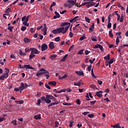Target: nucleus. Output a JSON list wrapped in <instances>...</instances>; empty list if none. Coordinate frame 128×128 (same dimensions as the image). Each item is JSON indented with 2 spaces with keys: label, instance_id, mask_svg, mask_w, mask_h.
I'll list each match as a JSON object with an SVG mask.
<instances>
[{
  "label": "nucleus",
  "instance_id": "obj_20",
  "mask_svg": "<svg viewBox=\"0 0 128 128\" xmlns=\"http://www.w3.org/2000/svg\"><path fill=\"white\" fill-rule=\"evenodd\" d=\"M26 68L28 70H36L35 68H32L30 64L26 65Z\"/></svg>",
  "mask_w": 128,
  "mask_h": 128
},
{
  "label": "nucleus",
  "instance_id": "obj_9",
  "mask_svg": "<svg viewBox=\"0 0 128 128\" xmlns=\"http://www.w3.org/2000/svg\"><path fill=\"white\" fill-rule=\"evenodd\" d=\"M70 0H68V2H66V3L64 4V6L66 8H72V5H70Z\"/></svg>",
  "mask_w": 128,
  "mask_h": 128
},
{
  "label": "nucleus",
  "instance_id": "obj_34",
  "mask_svg": "<svg viewBox=\"0 0 128 128\" xmlns=\"http://www.w3.org/2000/svg\"><path fill=\"white\" fill-rule=\"evenodd\" d=\"M107 28H112V24L110 23V21H108V24Z\"/></svg>",
  "mask_w": 128,
  "mask_h": 128
},
{
  "label": "nucleus",
  "instance_id": "obj_30",
  "mask_svg": "<svg viewBox=\"0 0 128 128\" xmlns=\"http://www.w3.org/2000/svg\"><path fill=\"white\" fill-rule=\"evenodd\" d=\"M87 4H86V6L88 8H90V6H92L90 2H88Z\"/></svg>",
  "mask_w": 128,
  "mask_h": 128
},
{
  "label": "nucleus",
  "instance_id": "obj_27",
  "mask_svg": "<svg viewBox=\"0 0 128 128\" xmlns=\"http://www.w3.org/2000/svg\"><path fill=\"white\" fill-rule=\"evenodd\" d=\"M6 14H9L10 12H12V11L10 10V8H8L5 12Z\"/></svg>",
  "mask_w": 128,
  "mask_h": 128
},
{
  "label": "nucleus",
  "instance_id": "obj_11",
  "mask_svg": "<svg viewBox=\"0 0 128 128\" xmlns=\"http://www.w3.org/2000/svg\"><path fill=\"white\" fill-rule=\"evenodd\" d=\"M41 48L42 52H44L46 50H47L48 48V45L46 44H43L41 46Z\"/></svg>",
  "mask_w": 128,
  "mask_h": 128
},
{
  "label": "nucleus",
  "instance_id": "obj_35",
  "mask_svg": "<svg viewBox=\"0 0 128 128\" xmlns=\"http://www.w3.org/2000/svg\"><path fill=\"white\" fill-rule=\"evenodd\" d=\"M85 20L87 22H88V24L90 22V20L88 18L87 16L85 17Z\"/></svg>",
  "mask_w": 128,
  "mask_h": 128
},
{
  "label": "nucleus",
  "instance_id": "obj_17",
  "mask_svg": "<svg viewBox=\"0 0 128 128\" xmlns=\"http://www.w3.org/2000/svg\"><path fill=\"white\" fill-rule=\"evenodd\" d=\"M56 56H58V55H56V54H53L50 56V58L52 60H54V58H56Z\"/></svg>",
  "mask_w": 128,
  "mask_h": 128
},
{
  "label": "nucleus",
  "instance_id": "obj_63",
  "mask_svg": "<svg viewBox=\"0 0 128 128\" xmlns=\"http://www.w3.org/2000/svg\"><path fill=\"white\" fill-rule=\"evenodd\" d=\"M69 36H70V38H72V36H74V34H72V32H70Z\"/></svg>",
  "mask_w": 128,
  "mask_h": 128
},
{
  "label": "nucleus",
  "instance_id": "obj_5",
  "mask_svg": "<svg viewBox=\"0 0 128 128\" xmlns=\"http://www.w3.org/2000/svg\"><path fill=\"white\" fill-rule=\"evenodd\" d=\"M6 72V73L4 74H2L1 76H0V80H4V78H7L8 77V74H10V70L8 68H5Z\"/></svg>",
  "mask_w": 128,
  "mask_h": 128
},
{
  "label": "nucleus",
  "instance_id": "obj_44",
  "mask_svg": "<svg viewBox=\"0 0 128 128\" xmlns=\"http://www.w3.org/2000/svg\"><path fill=\"white\" fill-rule=\"evenodd\" d=\"M116 16H117V20H120V15L116 13Z\"/></svg>",
  "mask_w": 128,
  "mask_h": 128
},
{
  "label": "nucleus",
  "instance_id": "obj_31",
  "mask_svg": "<svg viewBox=\"0 0 128 128\" xmlns=\"http://www.w3.org/2000/svg\"><path fill=\"white\" fill-rule=\"evenodd\" d=\"M80 82H74V86H80Z\"/></svg>",
  "mask_w": 128,
  "mask_h": 128
},
{
  "label": "nucleus",
  "instance_id": "obj_28",
  "mask_svg": "<svg viewBox=\"0 0 128 128\" xmlns=\"http://www.w3.org/2000/svg\"><path fill=\"white\" fill-rule=\"evenodd\" d=\"M84 50L82 49V50H80L78 52V54H84Z\"/></svg>",
  "mask_w": 128,
  "mask_h": 128
},
{
  "label": "nucleus",
  "instance_id": "obj_14",
  "mask_svg": "<svg viewBox=\"0 0 128 128\" xmlns=\"http://www.w3.org/2000/svg\"><path fill=\"white\" fill-rule=\"evenodd\" d=\"M68 76L66 74H65L64 76H60V75L58 76V80H64L68 78Z\"/></svg>",
  "mask_w": 128,
  "mask_h": 128
},
{
  "label": "nucleus",
  "instance_id": "obj_64",
  "mask_svg": "<svg viewBox=\"0 0 128 128\" xmlns=\"http://www.w3.org/2000/svg\"><path fill=\"white\" fill-rule=\"evenodd\" d=\"M94 32V29H92V28H89V32Z\"/></svg>",
  "mask_w": 128,
  "mask_h": 128
},
{
  "label": "nucleus",
  "instance_id": "obj_32",
  "mask_svg": "<svg viewBox=\"0 0 128 128\" xmlns=\"http://www.w3.org/2000/svg\"><path fill=\"white\" fill-rule=\"evenodd\" d=\"M34 56H36V55L34 54H31L29 56V60H32V58H33Z\"/></svg>",
  "mask_w": 128,
  "mask_h": 128
},
{
  "label": "nucleus",
  "instance_id": "obj_10",
  "mask_svg": "<svg viewBox=\"0 0 128 128\" xmlns=\"http://www.w3.org/2000/svg\"><path fill=\"white\" fill-rule=\"evenodd\" d=\"M98 96V98H102V91H98L96 93L95 96Z\"/></svg>",
  "mask_w": 128,
  "mask_h": 128
},
{
  "label": "nucleus",
  "instance_id": "obj_55",
  "mask_svg": "<svg viewBox=\"0 0 128 128\" xmlns=\"http://www.w3.org/2000/svg\"><path fill=\"white\" fill-rule=\"evenodd\" d=\"M90 51H88V50H86L85 51V54H86V56H88V54H90Z\"/></svg>",
  "mask_w": 128,
  "mask_h": 128
},
{
  "label": "nucleus",
  "instance_id": "obj_7",
  "mask_svg": "<svg viewBox=\"0 0 128 128\" xmlns=\"http://www.w3.org/2000/svg\"><path fill=\"white\" fill-rule=\"evenodd\" d=\"M30 50H31V54H38L40 52V51H38V50L36 48H30Z\"/></svg>",
  "mask_w": 128,
  "mask_h": 128
},
{
  "label": "nucleus",
  "instance_id": "obj_46",
  "mask_svg": "<svg viewBox=\"0 0 128 128\" xmlns=\"http://www.w3.org/2000/svg\"><path fill=\"white\" fill-rule=\"evenodd\" d=\"M88 72H90L92 70V64H90L88 67Z\"/></svg>",
  "mask_w": 128,
  "mask_h": 128
},
{
  "label": "nucleus",
  "instance_id": "obj_42",
  "mask_svg": "<svg viewBox=\"0 0 128 128\" xmlns=\"http://www.w3.org/2000/svg\"><path fill=\"white\" fill-rule=\"evenodd\" d=\"M62 104L64 106H72V104H70V103H66V102H63Z\"/></svg>",
  "mask_w": 128,
  "mask_h": 128
},
{
  "label": "nucleus",
  "instance_id": "obj_38",
  "mask_svg": "<svg viewBox=\"0 0 128 128\" xmlns=\"http://www.w3.org/2000/svg\"><path fill=\"white\" fill-rule=\"evenodd\" d=\"M12 28H14V27L9 26H8V30L11 32H12Z\"/></svg>",
  "mask_w": 128,
  "mask_h": 128
},
{
  "label": "nucleus",
  "instance_id": "obj_12",
  "mask_svg": "<svg viewBox=\"0 0 128 128\" xmlns=\"http://www.w3.org/2000/svg\"><path fill=\"white\" fill-rule=\"evenodd\" d=\"M49 48L50 50H54V42H50L49 44Z\"/></svg>",
  "mask_w": 128,
  "mask_h": 128
},
{
  "label": "nucleus",
  "instance_id": "obj_15",
  "mask_svg": "<svg viewBox=\"0 0 128 128\" xmlns=\"http://www.w3.org/2000/svg\"><path fill=\"white\" fill-rule=\"evenodd\" d=\"M76 74H78V76H84V72L82 70H81V72L80 71H76Z\"/></svg>",
  "mask_w": 128,
  "mask_h": 128
},
{
  "label": "nucleus",
  "instance_id": "obj_56",
  "mask_svg": "<svg viewBox=\"0 0 128 128\" xmlns=\"http://www.w3.org/2000/svg\"><path fill=\"white\" fill-rule=\"evenodd\" d=\"M40 100L41 102L42 100H44V102H46V97L42 96Z\"/></svg>",
  "mask_w": 128,
  "mask_h": 128
},
{
  "label": "nucleus",
  "instance_id": "obj_29",
  "mask_svg": "<svg viewBox=\"0 0 128 128\" xmlns=\"http://www.w3.org/2000/svg\"><path fill=\"white\" fill-rule=\"evenodd\" d=\"M91 40L92 42H97L98 40H96V37L92 36L91 37Z\"/></svg>",
  "mask_w": 128,
  "mask_h": 128
},
{
  "label": "nucleus",
  "instance_id": "obj_37",
  "mask_svg": "<svg viewBox=\"0 0 128 128\" xmlns=\"http://www.w3.org/2000/svg\"><path fill=\"white\" fill-rule=\"evenodd\" d=\"M86 4H88V3L87 2H84V3H82L80 6H78V8H80V6H86Z\"/></svg>",
  "mask_w": 128,
  "mask_h": 128
},
{
  "label": "nucleus",
  "instance_id": "obj_40",
  "mask_svg": "<svg viewBox=\"0 0 128 128\" xmlns=\"http://www.w3.org/2000/svg\"><path fill=\"white\" fill-rule=\"evenodd\" d=\"M11 124H13L14 126H16V120H13Z\"/></svg>",
  "mask_w": 128,
  "mask_h": 128
},
{
  "label": "nucleus",
  "instance_id": "obj_45",
  "mask_svg": "<svg viewBox=\"0 0 128 128\" xmlns=\"http://www.w3.org/2000/svg\"><path fill=\"white\" fill-rule=\"evenodd\" d=\"M74 48V44L72 45V46H70L69 48L68 52H70V50H72Z\"/></svg>",
  "mask_w": 128,
  "mask_h": 128
},
{
  "label": "nucleus",
  "instance_id": "obj_24",
  "mask_svg": "<svg viewBox=\"0 0 128 128\" xmlns=\"http://www.w3.org/2000/svg\"><path fill=\"white\" fill-rule=\"evenodd\" d=\"M109 36H110V38H112L114 36V34H112V29H110V30L109 31Z\"/></svg>",
  "mask_w": 128,
  "mask_h": 128
},
{
  "label": "nucleus",
  "instance_id": "obj_41",
  "mask_svg": "<svg viewBox=\"0 0 128 128\" xmlns=\"http://www.w3.org/2000/svg\"><path fill=\"white\" fill-rule=\"evenodd\" d=\"M26 30V27L25 26H23L21 28V30H22V32H24Z\"/></svg>",
  "mask_w": 128,
  "mask_h": 128
},
{
  "label": "nucleus",
  "instance_id": "obj_49",
  "mask_svg": "<svg viewBox=\"0 0 128 128\" xmlns=\"http://www.w3.org/2000/svg\"><path fill=\"white\" fill-rule=\"evenodd\" d=\"M42 28H44V26H42L38 27L36 30H40L42 29Z\"/></svg>",
  "mask_w": 128,
  "mask_h": 128
},
{
  "label": "nucleus",
  "instance_id": "obj_61",
  "mask_svg": "<svg viewBox=\"0 0 128 128\" xmlns=\"http://www.w3.org/2000/svg\"><path fill=\"white\" fill-rule=\"evenodd\" d=\"M38 36H40V40H42V38H44V36L42 35V34H39Z\"/></svg>",
  "mask_w": 128,
  "mask_h": 128
},
{
  "label": "nucleus",
  "instance_id": "obj_54",
  "mask_svg": "<svg viewBox=\"0 0 128 128\" xmlns=\"http://www.w3.org/2000/svg\"><path fill=\"white\" fill-rule=\"evenodd\" d=\"M120 124H116L115 125H112V128H118V126Z\"/></svg>",
  "mask_w": 128,
  "mask_h": 128
},
{
  "label": "nucleus",
  "instance_id": "obj_39",
  "mask_svg": "<svg viewBox=\"0 0 128 128\" xmlns=\"http://www.w3.org/2000/svg\"><path fill=\"white\" fill-rule=\"evenodd\" d=\"M15 102H18L19 104H24V101L22 100H19V101H15Z\"/></svg>",
  "mask_w": 128,
  "mask_h": 128
},
{
  "label": "nucleus",
  "instance_id": "obj_57",
  "mask_svg": "<svg viewBox=\"0 0 128 128\" xmlns=\"http://www.w3.org/2000/svg\"><path fill=\"white\" fill-rule=\"evenodd\" d=\"M30 32H34V28H30Z\"/></svg>",
  "mask_w": 128,
  "mask_h": 128
},
{
  "label": "nucleus",
  "instance_id": "obj_43",
  "mask_svg": "<svg viewBox=\"0 0 128 128\" xmlns=\"http://www.w3.org/2000/svg\"><path fill=\"white\" fill-rule=\"evenodd\" d=\"M120 42V39H118V36L117 37L116 39V46H118V43Z\"/></svg>",
  "mask_w": 128,
  "mask_h": 128
},
{
  "label": "nucleus",
  "instance_id": "obj_52",
  "mask_svg": "<svg viewBox=\"0 0 128 128\" xmlns=\"http://www.w3.org/2000/svg\"><path fill=\"white\" fill-rule=\"evenodd\" d=\"M45 86L46 88H48V90H50V86H48V84H46Z\"/></svg>",
  "mask_w": 128,
  "mask_h": 128
},
{
  "label": "nucleus",
  "instance_id": "obj_21",
  "mask_svg": "<svg viewBox=\"0 0 128 128\" xmlns=\"http://www.w3.org/2000/svg\"><path fill=\"white\" fill-rule=\"evenodd\" d=\"M34 118L36 120H40L42 117L40 116V114L36 115L34 116Z\"/></svg>",
  "mask_w": 128,
  "mask_h": 128
},
{
  "label": "nucleus",
  "instance_id": "obj_59",
  "mask_svg": "<svg viewBox=\"0 0 128 128\" xmlns=\"http://www.w3.org/2000/svg\"><path fill=\"white\" fill-rule=\"evenodd\" d=\"M76 104H80V100H77L76 101Z\"/></svg>",
  "mask_w": 128,
  "mask_h": 128
},
{
  "label": "nucleus",
  "instance_id": "obj_62",
  "mask_svg": "<svg viewBox=\"0 0 128 128\" xmlns=\"http://www.w3.org/2000/svg\"><path fill=\"white\" fill-rule=\"evenodd\" d=\"M99 46H100V44H97L94 46V48H98Z\"/></svg>",
  "mask_w": 128,
  "mask_h": 128
},
{
  "label": "nucleus",
  "instance_id": "obj_22",
  "mask_svg": "<svg viewBox=\"0 0 128 128\" xmlns=\"http://www.w3.org/2000/svg\"><path fill=\"white\" fill-rule=\"evenodd\" d=\"M68 56V54H66L62 58L61 60V62H66V58Z\"/></svg>",
  "mask_w": 128,
  "mask_h": 128
},
{
  "label": "nucleus",
  "instance_id": "obj_48",
  "mask_svg": "<svg viewBox=\"0 0 128 128\" xmlns=\"http://www.w3.org/2000/svg\"><path fill=\"white\" fill-rule=\"evenodd\" d=\"M85 38L86 36H82L80 38L79 40H84L86 38Z\"/></svg>",
  "mask_w": 128,
  "mask_h": 128
},
{
  "label": "nucleus",
  "instance_id": "obj_16",
  "mask_svg": "<svg viewBox=\"0 0 128 128\" xmlns=\"http://www.w3.org/2000/svg\"><path fill=\"white\" fill-rule=\"evenodd\" d=\"M30 16V15H28L27 17H26V16H24L23 18H22V21L24 22V20H28V18H29Z\"/></svg>",
  "mask_w": 128,
  "mask_h": 128
},
{
  "label": "nucleus",
  "instance_id": "obj_60",
  "mask_svg": "<svg viewBox=\"0 0 128 128\" xmlns=\"http://www.w3.org/2000/svg\"><path fill=\"white\" fill-rule=\"evenodd\" d=\"M4 117L0 118V122H4Z\"/></svg>",
  "mask_w": 128,
  "mask_h": 128
},
{
  "label": "nucleus",
  "instance_id": "obj_53",
  "mask_svg": "<svg viewBox=\"0 0 128 128\" xmlns=\"http://www.w3.org/2000/svg\"><path fill=\"white\" fill-rule=\"evenodd\" d=\"M88 118H94V114H88Z\"/></svg>",
  "mask_w": 128,
  "mask_h": 128
},
{
  "label": "nucleus",
  "instance_id": "obj_36",
  "mask_svg": "<svg viewBox=\"0 0 128 128\" xmlns=\"http://www.w3.org/2000/svg\"><path fill=\"white\" fill-rule=\"evenodd\" d=\"M54 14H56V16L58 17V18H60V14H58V12L55 11Z\"/></svg>",
  "mask_w": 128,
  "mask_h": 128
},
{
  "label": "nucleus",
  "instance_id": "obj_19",
  "mask_svg": "<svg viewBox=\"0 0 128 128\" xmlns=\"http://www.w3.org/2000/svg\"><path fill=\"white\" fill-rule=\"evenodd\" d=\"M25 21H24L22 24H24V26H30V24H28V20H24Z\"/></svg>",
  "mask_w": 128,
  "mask_h": 128
},
{
  "label": "nucleus",
  "instance_id": "obj_6",
  "mask_svg": "<svg viewBox=\"0 0 128 128\" xmlns=\"http://www.w3.org/2000/svg\"><path fill=\"white\" fill-rule=\"evenodd\" d=\"M28 88V84H24L23 82L21 83V86H20V92H22V90H26Z\"/></svg>",
  "mask_w": 128,
  "mask_h": 128
},
{
  "label": "nucleus",
  "instance_id": "obj_1",
  "mask_svg": "<svg viewBox=\"0 0 128 128\" xmlns=\"http://www.w3.org/2000/svg\"><path fill=\"white\" fill-rule=\"evenodd\" d=\"M42 74H44L46 77V79L48 80V78H50V72H48V70H45L44 68H42L40 69V70L38 71L36 74V76H42Z\"/></svg>",
  "mask_w": 128,
  "mask_h": 128
},
{
  "label": "nucleus",
  "instance_id": "obj_51",
  "mask_svg": "<svg viewBox=\"0 0 128 128\" xmlns=\"http://www.w3.org/2000/svg\"><path fill=\"white\" fill-rule=\"evenodd\" d=\"M108 64H114V59H111L108 62Z\"/></svg>",
  "mask_w": 128,
  "mask_h": 128
},
{
  "label": "nucleus",
  "instance_id": "obj_18",
  "mask_svg": "<svg viewBox=\"0 0 128 128\" xmlns=\"http://www.w3.org/2000/svg\"><path fill=\"white\" fill-rule=\"evenodd\" d=\"M24 42H26V44H28V42H30L32 40L30 39L25 38L24 40Z\"/></svg>",
  "mask_w": 128,
  "mask_h": 128
},
{
  "label": "nucleus",
  "instance_id": "obj_58",
  "mask_svg": "<svg viewBox=\"0 0 128 128\" xmlns=\"http://www.w3.org/2000/svg\"><path fill=\"white\" fill-rule=\"evenodd\" d=\"M60 123H58V121H56L55 122V126L56 128L58 126V124H59Z\"/></svg>",
  "mask_w": 128,
  "mask_h": 128
},
{
  "label": "nucleus",
  "instance_id": "obj_23",
  "mask_svg": "<svg viewBox=\"0 0 128 128\" xmlns=\"http://www.w3.org/2000/svg\"><path fill=\"white\" fill-rule=\"evenodd\" d=\"M104 60H110V54H108V56H104Z\"/></svg>",
  "mask_w": 128,
  "mask_h": 128
},
{
  "label": "nucleus",
  "instance_id": "obj_47",
  "mask_svg": "<svg viewBox=\"0 0 128 128\" xmlns=\"http://www.w3.org/2000/svg\"><path fill=\"white\" fill-rule=\"evenodd\" d=\"M55 42H60V36L56 37L55 38Z\"/></svg>",
  "mask_w": 128,
  "mask_h": 128
},
{
  "label": "nucleus",
  "instance_id": "obj_25",
  "mask_svg": "<svg viewBox=\"0 0 128 128\" xmlns=\"http://www.w3.org/2000/svg\"><path fill=\"white\" fill-rule=\"evenodd\" d=\"M124 14H122L121 15V17L120 18L119 20L120 22H124Z\"/></svg>",
  "mask_w": 128,
  "mask_h": 128
},
{
  "label": "nucleus",
  "instance_id": "obj_33",
  "mask_svg": "<svg viewBox=\"0 0 128 128\" xmlns=\"http://www.w3.org/2000/svg\"><path fill=\"white\" fill-rule=\"evenodd\" d=\"M69 2H70V4H72V6H74V4H76V2H74V0H72V1L69 0Z\"/></svg>",
  "mask_w": 128,
  "mask_h": 128
},
{
  "label": "nucleus",
  "instance_id": "obj_26",
  "mask_svg": "<svg viewBox=\"0 0 128 128\" xmlns=\"http://www.w3.org/2000/svg\"><path fill=\"white\" fill-rule=\"evenodd\" d=\"M90 88H93V90H98V88H96V86L94 84L90 85Z\"/></svg>",
  "mask_w": 128,
  "mask_h": 128
},
{
  "label": "nucleus",
  "instance_id": "obj_13",
  "mask_svg": "<svg viewBox=\"0 0 128 128\" xmlns=\"http://www.w3.org/2000/svg\"><path fill=\"white\" fill-rule=\"evenodd\" d=\"M48 84L49 86H56V82L54 81L50 82Z\"/></svg>",
  "mask_w": 128,
  "mask_h": 128
},
{
  "label": "nucleus",
  "instance_id": "obj_8",
  "mask_svg": "<svg viewBox=\"0 0 128 128\" xmlns=\"http://www.w3.org/2000/svg\"><path fill=\"white\" fill-rule=\"evenodd\" d=\"M41 30L44 36L46 35V32H48V28H46V24H44V28H43L41 29Z\"/></svg>",
  "mask_w": 128,
  "mask_h": 128
},
{
  "label": "nucleus",
  "instance_id": "obj_3",
  "mask_svg": "<svg viewBox=\"0 0 128 128\" xmlns=\"http://www.w3.org/2000/svg\"><path fill=\"white\" fill-rule=\"evenodd\" d=\"M65 26L64 28V30H63V34H66V32H68V28H70V22H62L61 24V26Z\"/></svg>",
  "mask_w": 128,
  "mask_h": 128
},
{
  "label": "nucleus",
  "instance_id": "obj_4",
  "mask_svg": "<svg viewBox=\"0 0 128 128\" xmlns=\"http://www.w3.org/2000/svg\"><path fill=\"white\" fill-rule=\"evenodd\" d=\"M64 27H60L56 29H54L52 30V32L56 34H64Z\"/></svg>",
  "mask_w": 128,
  "mask_h": 128
},
{
  "label": "nucleus",
  "instance_id": "obj_2",
  "mask_svg": "<svg viewBox=\"0 0 128 128\" xmlns=\"http://www.w3.org/2000/svg\"><path fill=\"white\" fill-rule=\"evenodd\" d=\"M46 100H45V102L46 104H50L52 100H53V102H56V98L54 97V96L51 95H46Z\"/></svg>",
  "mask_w": 128,
  "mask_h": 128
},
{
  "label": "nucleus",
  "instance_id": "obj_50",
  "mask_svg": "<svg viewBox=\"0 0 128 128\" xmlns=\"http://www.w3.org/2000/svg\"><path fill=\"white\" fill-rule=\"evenodd\" d=\"M40 102H42V100H40V99H39L38 100V102L36 103V104H38V106H40Z\"/></svg>",
  "mask_w": 128,
  "mask_h": 128
}]
</instances>
